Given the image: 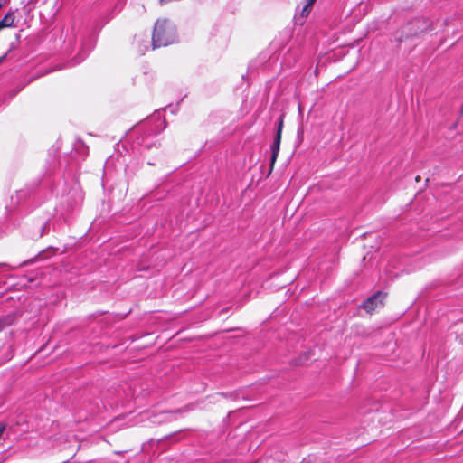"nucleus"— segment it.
Here are the masks:
<instances>
[{
    "label": "nucleus",
    "instance_id": "obj_1",
    "mask_svg": "<svg viewBox=\"0 0 463 463\" xmlns=\"http://www.w3.org/2000/svg\"><path fill=\"white\" fill-rule=\"evenodd\" d=\"M177 40L176 27L168 19H158L152 33V48H160L173 44Z\"/></svg>",
    "mask_w": 463,
    "mask_h": 463
},
{
    "label": "nucleus",
    "instance_id": "obj_2",
    "mask_svg": "<svg viewBox=\"0 0 463 463\" xmlns=\"http://www.w3.org/2000/svg\"><path fill=\"white\" fill-rule=\"evenodd\" d=\"M155 126L149 128H137L134 130L135 135L134 146H140L144 149H150L154 143L150 140L153 135H156L166 128V122L161 118L160 114L153 116Z\"/></svg>",
    "mask_w": 463,
    "mask_h": 463
},
{
    "label": "nucleus",
    "instance_id": "obj_3",
    "mask_svg": "<svg viewBox=\"0 0 463 463\" xmlns=\"http://www.w3.org/2000/svg\"><path fill=\"white\" fill-rule=\"evenodd\" d=\"M283 128V117L279 118L277 127V133L273 143L270 146L271 156H270V166L273 167L279 152L280 142H281V132Z\"/></svg>",
    "mask_w": 463,
    "mask_h": 463
},
{
    "label": "nucleus",
    "instance_id": "obj_4",
    "mask_svg": "<svg viewBox=\"0 0 463 463\" xmlns=\"http://www.w3.org/2000/svg\"><path fill=\"white\" fill-rule=\"evenodd\" d=\"M386 295L382 291H378L370 298H368L362 305L363 308L367 312H372L378 307L383 305Z\"/></svg>",
    "mask_w": 463,
    "mask_h": 463
},
{
    "label": "nucleus",
    "instance_id": "obj_5",
    "mask_svg": "<svg viewBox=\"0 0 463 463\" xmlns=\"http://www.w3.org/2000/svg\"><path fill=\"white\" fill-rule=\"evenodd\" d=\"M14 23V15L13 13H7L0 21V30L5 27H11Z\"/></svg>",
    "mask_w": 463,
    "mask_h": 463
},
{
    "label": "nucleus",
    "instance_id": "obj_6",
    "mask_svg": "<svg viewBox=\"0 0 463 463\" xmlns=\"http://www.w3.org/2000/svg\"><path fill=\"white\" fill-rule=\"evenodd\" d=\"M14 315H7L6 317L0 318V332L8 326H11L14 322Z\"/></svg>",
    "mask_w": 463,
    "mask_h": 463
},
{
    "label": "nucleus",
    "instance_id": "obj_7",
    "mask_svg": "<svg viewBox=\"0 0 463 463\" xmlns=\"http://www.w3.org/2000/svg\"><path fill=\"white\" fill-rule=\"evenodd\" d=\"M87 56V53L79 54L76 56L72 61H70V66H75L79 63H80Z\"/></svg>",
    "mask_w": 463,
    "mask_h": 463
},
{
    "label": "nucleus",
    "instance_id": "obj_8",
    "mask_svg": "<svg viewBox=\"0 0 463 463\" xmlns=\"http://www.w3.org/2000/svg\"><path fill=\"white\" fill-rule=\"evenodd\" d=\"M310 7L309 5H305L304 7L302 8L301 10V15L303 17H307L308 14H309V12H310Z\"/></svg>",
    "mask_w": 463,
    "mask_h": 463
},
{
    "label": "nucleus",
    "instance_id": "obj_9",
    "mask_svg": "<svg viewBox=\"0 0 463 463\" xmlns=\"http://www.w3.org/2000/svg\"><path fill=\"white\" fill-rule=\"evenodd\" d=\"M316 0H306V5L312 6Z\"/></svg>",
    "mask_w": 463,
    "mask_h": 463
},
{
    "label": "nucleus",
    "instance_id": "obj_10",
    "mask_svg": "<svg viewBox=\"0 0 463 463\" xmlns=\"http://www.w3.org/2000/svg\"><path fill=\"white\" fill-rule=\"evenodd\" d=\"M152 120H154L153 118L151 119H149V121L147 123H146L144 126H141L140 128H149L150 127L149 123L152 122Z\"/></svg>",
    "mask_w": 463,
    "mask_h": 463
},
{
    "label": "nucleus",
    "instance_id": "obj_11",
    "mask_svg": "<svg viewBox=\"0 0 463 463\" xmlns=\"http://www.w3.org/2000/svg\"><path fill=\"white\" fill-rule=\"evenodd\" d=\"M460 114H461L460 117H462L463 116V104H462V107H461Z\"/></svg>",
    "mask_w": 463,
    "mask_h": 463
},
{
    "label": "nucleus",
    "instance_id": "obj_12",
    "mask_svg": "<svg viewBox=\"0 0 463 463\" xmlns=\"http://www.w3.org/2000/svg\"><path fill=\"white\" fill-rule=\"evenodd\" d=\"M5 55H4V56H2V57H0V63L3 61V60L5 59Z\"/></svg>",
    "mask_w": 463,
    "mask_h": 463
},
{
    "label": "nucleus",
    "instance_id": "obj_13",
    "mask_svg": "<svg viewBox=\"0 0 463 463\" xmlns=\"http://www.w3.org/2000/svg\"><path fill=\"white\" fill-rule=\"evenodd\" d=\"M3 266H5V264H0V267H3Z\"/></svg>",
    "mask_w": 463,
    "mask_h": 463
}]
</instances>
